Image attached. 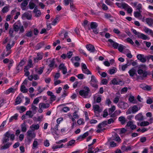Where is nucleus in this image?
<instances>
[{"mask_svg":"<svg viewBox=\"0 0 153 153\" xmlns=\"http://www.w3.org/2000/svg\"><path fill=\"white\" fill-rule=\"evenodd\" d=\"M14 137L15 135L13 134H10L8 131L4 135L3 137L2 140V143L4 144L8 142L10 138L12 140H14Z\"/></svg>","mask_w":153,"mask_h":153,"instance_id":"1","label":"nucleus"},{"mask_svg":"<svg viewBox=\"0 0 153 153\" xmlns=\"http://www.w3.org/2000/svg\"><path fill=\"white\" fill-rule=\"evenodd\" d=\"M84 89L81 90L79 91V94L82 96L86 98L88 95L90 91V90L89 87L85 86L84 87Z\"/></svg>","mask_w":153,"mask_h":153,"instance_id":"2","label":"nucleus"},{"mask_svg":"<svg viewBox=\"0 0 153 153\" xmlns=\"http://www.w3.org/2000/svg\"><path fill=\"white\" fill-rule=\"evenodd\" d=\"M137 73L140 75L143 74V75L138 76H137L138 79H143V78L146 77L148 75V73L146 71H143L142 69L138 68L137 71Z\"/></svg>","mask_w":153,"mask_h":153,"instance_id":"3","label":"nucleus"},{"mask_svg":"<svg viewBox=\"0 0 153 153\" xmlns=\"http://www.w3.org/2000/svg\"><path fill=\"white\" fill-rule=\"evenodd\" d=\"M97 82L98 81L95 76L94 75L91 76V80L89 82L91 86L96 89H97L98 88V85L97 84Z\"/></svg>","mask_w":153,"mask_h":153,"instance_id":"4","label":"nucleus"},{"mask_svg":"<svg viewBox=\"0 0 153 153\" xmlns=\"http://www.w3.org/2000/svg\"><path fill=\"white\" fill-rule=\"evenodd\" d=\"M117 106L119 108L123 109H125L128 107V105L127 103L121 101L119 102L117 104Z\"/></svg>","mask_w":153,"mask_h":153,"instance_id":"5","label":"nucleus"},{"mask_svg":"<svg viewBox=\"0 0 153 153\" xmlns=\"http://www.w3.org/2000/svg\"><path fill=\"white\" fill-rule=\"evenodd\" d=\"M112 83L114 85H122L124 84V82L123 81L120 80H117L116 78H114L111 81Z\"/></svg>","mask_w":153,"mask_h":153,"instance_id":"6","label":"nucleus"},{"mask_svg":"<svg viewBox=\"0 0 153 153\" xmlns=\"http://www.w3.org/2000/svg\"><path fill=\"white\" fill-rule=\"evenodd\" d=\"M146 56L144 57V56L143 54H139L137 55V57L138 60L144 63L146 62V58H147Z\"/></svg>","mask_w":153,"mask_h":153,"instance_id":"7","label":"nucleus"},{"mask_svg":"<svg viewBox=\"0 0 153 153\" xmlns=\"http://www.w3.org/2000/svg\"><path fill=\"white\" fill-rule=\"evenodd\" d=\"M86 48L91 53H94L96 51L94 46L91 44L86 45Z\"/></svg>","mask_w":153,"mask_h":153,"instance_id":"8","label":"nucleus"},{"mask_svg":"<svg viewBox=\"0 0 153 153\" xmlns=\"http://www.w3.org/2000/svg\"><path fill=\"white\" fill-rule=\"evenodd\" d=\"M137 37L138 38L144 40H149V38L146 35L140 33Z\"/></svg>","mask_w":153,"mask_h":153,"instance_id":"9","label":"nucleus"},{"mask_svg":"<svg viewBox=\"0 0 153 153\" xmlns=\"http://www.w3.org/2000/svg\"><path fill=\"white\" fill-rule=\"evenodd\" d=\"M108 41L111 44H112V46L114 48L117 49L119 45L118 43L114 42L111 39H108Z\"/></svg>","mask_w":153,"mask_h":153,"instance_id":"10","label":"nucleus"},{"mask_svg":"<svg viewBox=\"0 0 153 153\" xmlns=\"http://www.w3.org/2000/svg\"><path fill=\"white\" fill-rule=\"evenodd\" d=\"M89 133L88 131L84 133L83 135H80L78 137L77 140L81 141L85 138L87 136H88Z\"/></svg>","mask_w":153,"mask_h":153,"instance_id":"11","label":"nucleus"},{"mask_svg":"<svg viewBox=\"0 0 153 153\" xmlns=\"http://www.w3.org/2000/svg\"><path fill=\"white\" fill-rule=\"evenodd\" d=\"M30 0H24L23 1L21 4V7L22 10H25V7H26L28 4V2Z\"/></svg>","mask_w":153,"mask_h":153,"instance_id":"12","label":"nucleus"},{"mask_svg":"<svg viewBox=\"0 0 153 153\" xmlns=\"http://www.w3.org/2000/svg\"><path fill=\"white\" fill-rule=\"evenodd\" d=\"M135 119L136 120L141 121L144 119L143 116L141 113H139L135 116Z\"/></svg>","mask_w":153,"mask_h":153,"instance_id":"13","label":"nucleus"},{"mask_svg":"<svg viewBox=\"0 0 153 153\" xmlns=\"http://www.w3.org/2000/svg\"><path fill=\"white\" fill-rule=\"evenodd\" d=\"M128 72L129 74V75L131 77H133L135 75H137L136 71L134 68H133L130 70Z\"/></svg>","mask_w":153,"mask_h":153,"instance_id":"14","label":"nucleus"},{"mask_svg":"<svg viewBox=\"0 0 153 153\" xmlns=\"http://www.w3.org/2000/svg\"><path fill=\"white\" fill-rule=\"evenodd\" d=\"M22 95V94L21 93L19 94V95L16 98L15 105L19 104L21 103L22 102V100L20 97V96H21Z\"/></svg>","mask_w":153,"mask_h":153,"instance_id":"15","label":"nucleus"},{"mask_svg":"<svg viewBox=\"0 0 153 153\" xmlns=\"http://www.w3.org/2000/svg\"><path fill=\"white\" fill-rule=\"evenodd\" d=\"M98 26V24L96 22H92L91 23L90 28H88V30H90L91 29H92L97 28Z\"/></svg>","mask_w":153,"mask_h":153,"instance_id":"16","label":"nucleus"},{"mask_svg":"<svg viewBox=\"0 0 153 153\" xmlns=\"http://www.w3.org/2000/svg\"><path fill=\"white\" fill-rule=\"evenodd\" d=\"M146 22L150 26H152L153 25V19L151 18H147L146 19Z\"/></svg>","mask_w":153,"mask_h":153,"instance_id":"17","label":"nucleus"},{"mask_svg":"<svg viewBox=\"0 0 153 153\" xmlns=\"http://www.w3.org/2000/svg\"><path fill=\"white\" fill-rule=\"evenodd\" d=\"M32 130H28L27 132V136L29 137H31L32 138L35 137L36 134L34 133H33Z\"/></svg>","mask_w":153,"mask_h":153,"instance_id":"18","label":"nucleus"},{"mask_svg":"<svg viewBox=\"0 0 153 153\" xmlns=\"http://www.w3.org/2000/svg\"><path fill=\"white\" fill-rule=\"evenodd\" d=\"M50 105L49 103H47L46 104L44 103H40L39 105V107L42 108H47L49 107Z\"/></svg>","mask_w":153,"mask_h":153,"instance_id":"19","label":"nucleus"},{"mask_svg":"<svg viewBox=\"0 0 153 153\" xmlns=\"http://www.w3.org/2000/svg\"><path fill=\"white\" fill-rule=\"evenodd\" d=\"M118 120L122 125L124 124L126 121L125 117L124 116H121L118 118Z\"/></svg>","mask_w":153,"mask_h":153,"instance_id":"20","label":"nucleus"},{"mask_svg":"<svg viewBox=\"0 0 153 153\" xmlns=\"http://www.w3.org/2000/svg\"><path fill=\"white\" fill-rule=\"evenodd\" d=\"M12 144V143L7 142L4 145L1 146V150H5L8 148Z\"/></svg>","mask_w":153,"mask_h":153,"instance_id":"21","label":"nucleus"},{"mask_svg":"<svg viewBox=\"0 0 153 153\" xmlns=\"http://www.w3.org/2000/svg\"><path fill=\"white\" fill-rule=\"evenodd\" d=\"M93 108L95 113L100 112L101 111V110L100 109L99 105H96L93 106Z\"/></svg>","mask_w":153,"mask_h":153,"instance_id":"22","label":"nucleus"},{"mask_svg":"<svg viewBox=\"0 0 153 153\" xmlns=\"http://www.w3.org/2000/svg\"><path fill=\"white\" fill-rule=\"evenodd\" d=\"M140 109V107H138L137 105H134L132 108V112L133 113H135Z\"/></svg>","mask_w":153,"mask_h":153,"instance_id":"23","label":"nucleus"},{"mask_svg":"<svg viewBox=\"0 0 153 153\" xmlns=\"http://www.w3.org/2000/svg\"><path fill=\"white\" fill-rule=\"evenodd\" d=\"M45 44L44 42H42L38 43L35 46V49L36 50H39L41 48L44 46Z\"/></svg>","mask_w":153,"mask_h":153,"instance_id":"24","label":"nucleus"},{"mask_svg":"<svg viewBox=\"0 0 153 153\" xmlns=\"http://www.w3.org/2000/svg\"><path fill=\"white\" fill-rule=\"evenodd\" d=\"M43 57L42 55L40 53H38L36 57L34 58V60L35 62H37L38 60L41 59Z\"/></svg>","mask_w":153,"mask_h":153,"instance_id":"25","label":"nucleus"},{"mask_svg":"<svg viewBox=\"0 0 153 153\" xmlns=\"http://www.w3.org/2000/svg\"><path fill=\"white\" fill-rule=\"evenodd\" d=\"M39 127V125L38 124L36 125L33 124L30 126V128L31 129L32 131H34L35 130L38 129Z\"/></svg>","mask_w":153,"mask_h":153,"instance_id":"26","label":"nucleus"},{"mask_svg":"<svg viewBox=\"0 0 153 153\" xmlns=\"http://www.w3.org/2000/svg\"><path fill=\"white\" fill-rule=\"evenodd\" d=\"M18 114H16L13 116H12L9 119V122H12L14 120H16L17 119V117Z\"/></svg>","mask_w":153,"mask_h":153,"instance_id":"27","label":"nucleus"},{"mask_svg":"<svg viewBox=\"0 0 153 153\" xmlns=\"http://www.w3.org/2000/svg\"><path fill=\"white\" fill-rule=\"evenodd\" d=\"M20 90L23 93H26L27 92L28 90L26 88L24 85H22L21 86Z\"/></svg>","mask_w":153,"mask_h":153,"instance_id":"28","label":"nucleus"},{"mask_svg":"<svg viewBox=\"0 0 153 153\" xmlns=\"http://www.w3.org/2000/svg\"><path fill=\"white\" fill-rule=\"evenodd\" d=\"M22 131V132H25L27 131V128L25 124V123L24 122L21 125Z\"/></svg>","mask_w":153,"mask_h":153,"instance_id":"29","label":"nucleus"},{"mask_svg":"<svg viewBox=\"0 0 153 153\" xmlns=\"http://www.w3.org/2000/svg\"><path fill=\"white\" fill-rule=\"evenodd\" d=\"M55 64V61L54 59L51 60L50 59V63L49 64L48 66L50 68H52L53 67Z\"/></svg>","mask_w":153,"mask_h":153,"instance_id":"30","label":"nucleus"},{"mask_svg":"<svg viewBox=\"0 0 153 153\" xmlns=\"http://www.w3.org/2000/svg\"><path fill=\"white\" fill-rule=\"evenodd\" d=\"M15 90L12 88H10L6 91L5 93L7 94H9L10 93H14Z\"/></svg>","mask_w":153,"mask_h":153,"instance_id":"31","label":"nucleus"},{"mask_svg":"<svg viewBox=\"0 0 153 153\" xmlns=\"http://www.w3.org/2000/svg\"><path fill=\"white\" fill-rule=\"evenodd\" d=\"M125 46L121 44H120L118 47V49L120 52L122 53L125 49Z\"/></svg>","mask_w":153,"mask_h":153,"instance_id":"32","label":"nucleus"},{"mask_svg":"<svg viewBox=\"0 0 153 153\" xmlns=\"http://www.w3.org/2000/svg\"><path fill=\"white\" fill-rule=\"evenodd\" d=\"M14 31L16 32H17L19 31V26L15 23L13 25Z\"/></svg>","mask_w":153,"mask_h":153,"instance_id":"33","label":"nucleus"},{"mask_svg":"<svg viewBox=\"0 0 153 153\" xmlns=\"http://www.w3.org/2000/svg\"><path fill=\"white\" fill-rule=\"evenodd\" d=\"M9 6H6L3 8L1 11L4 13H6L9 11Z\"/></svg>","mask_w":153,"mask_h":153,"instance_id":"34","label":"nucleus"},{"mask_svg":"<svg viewBox=\"0 0 153 153\" xmlns=\"http://www.w3.org/2000/svg\"><path fill=\"white\" fill-rule=\"evenodd\" d=\"M115 110V107L114 105L112 106L111 108H109L108 110L109 114H111Z\"/></svg>","mask_w":153,"mask_h":153,"instance_id":"35","label":"nucleus"},{"mask_svg":"<svg viewBox=\"0 0 153 153\" xmlns=\"http://www.w3.org/2000/svg\"><path fill=\"white\" fill-rule=\"evenodd\" d=\"M25 115L29 116V118H31L33 116L32 112L31 111H26Z\"/></svg>","mask_w":153,"mask_h":153,"instance_id":"36","label":"nucleus"},{"mask_svg":"<svg viewBox=\"0 0 153 153\" xmlns=\"http://www.w3.org/2000/svg\"><path fill=\"white\" fill-rule=\"evenodd\" d=\"M14 31V30L13 29L11 28L9 30V33L10 37H13L14 36V35L13 34Z\"/></svg>","mask_w":153,"mask_h":153,"instance_id":"37","label":"nucleus"},{"mask_svg":"<svg viewBox=\"0 0 153 153\" xmlns=\"http://www.w3.org/2000/svg\"><path fill=\"white\" fill-rule=\"evenodd\" d=\"M36 140V139L33 141V149H34L35 148H37V146L38 145V142Z\"/></svg>","mask_w":153,"mask_h":153,"instance_id":"38","label":"nucleus"},{"mask_svg":"<svg viewBox=\"0 0 153 153\" xmlns=\"http://www.w3.org/2000/svg\"><path fill=\"white\" fill-rule=\"evenodd\" d=\"M144 31L146 33L149 34H150V33L152 32V30L146 27H144Z\"/></svg>","mask_w":153,"mask_h":153,"instance_id":"39","label":"nucleus"},{"mask_svg":"<svg viewBox=\"0 0 153 153\" xmlns=\"http://www.w3.org/2000/svg\"><path fill=\"white\" fill-rule=\"evenodd\" d=\"M149 123L147 121H144L140 123V126H148L149 125Z\"/></svg>","mask_w":153,"mask_h":153,"instance_id":"40","label":"nucleus"},{"mask_svg":"<svg viewBox=\"0 0 153 153\" xmlns=\"http://www.w3.org/2000/svg\"><path fill=\"white\" fill-rule=\"evenodd\" d=\"M33 35V32L32 31H28L25 34V36L27 37H30Z\"/></svg>","mask_w":153,"mask_h":153,"instance_id":"41","label":"nucleus"},{"mask_svg":"<svg viewBox=\"0 0 153 153\" xmlns=\"http://www.w3.org/2000/svg\"><path fill=\"white\" fill-rule=\"evenodd\" d=\"M29 7L30 9H33L36 6L35 4L33 2H30L29 3Z\"/></svg>","mask_w":153,"mask_h":153,"instance_id":"42","label":"nucleus"},{"mask_svg":"<svg viewBox=\"0 0 153 153\" xmlns=\"http://www.w3.org/2000/svg\"><path fill=\"white\" fill-rule=\"evenodd\" d=\"M59 18L58 17H56V18L54 19L53 21L51 23V24L53 25H55L56 23L59 21Z\"/></svg>","mask_w":153,"mask_h":153,"instance_id":"43","label":"nucleus"},{"mask_svg":"<svg viewBox=\"0 0 153 153\" xmlns=\"http://www.w3.org/2000/svg\"><path fill=\"white\" fill-rule=\"evenodd\" d=\"M147 67L145 65H140L138 66V68L142 69L143 70H146Z\"/></svg>","mask_w":153,"mask_h":153,"instance_id":"44","label":"nucleus"},{"mask_svg":"<svg viewBox=\"0 0 153 153\" xmlns=\"http://www.w3.org/2000/svg\"><path fill=\"white\" fill-rule=\"evenodd\" d=\"M82 71L83 73L85 74H91V72L87 68L86 69H84L82 70Z\"/></svg>","mask_w":153,"mask_h":153,"instance_id":"45","label":"nucleus"},{"mask_svg":"<svg viewBox=\"0 0 153 153\" xmlns=\"http://www.w3.org/2000/svg\"><path fill=\"white\" fill-rule=\"evenodd\" d=\"M33 13H35V16L38 17L39 16L41 15V12L39 10L36 11V12H34Z\"/></svg>","mask_w":153,"mask_h":153,"instance_id":"46","label":"nucleus"},{"mask_svg":"<svg viewBox=\"0 0 153 153\" xmlns=\"http://www.w3.org/2000/svg\"><path fill=\"white\" fill-rule=\"evenodd\" d=\"M25 61L24 59H22L19 63L18 65L20 66V68H21L22 66L25 65Z\"/></svg>","mask_w":153,"mask_h":153,"instance_id":"47","label":"nucleus"},{"mask_svg":"<svg viewBox=\"0 0 153 153\" xmlns=\"http://www.w3.org/2000/svg\"><path fill=\"white\" fill-rule=\"evenodd\" d=\"M130 65V63H127L126 64L122 66V69L123 71L125 70V69L127 68V67Z\"/></svg>","mask_w":153,"mask_h":153,"instance_id":"48","label":"nucleus"},{"mask_svg":"<svg viewBox=\"0 0 153 153\" xmlns=\"http://www.w3.org/2000/svg\"><path fill=\"white\" fill-rule=\"evenodd\" d=\"M51 133L53 135H54V134H56L57 135L58 134L56 131L53 128L51 127Z\"/></svg>","mask_w":153,"mask_h":153,"instance_id":"49","label":"nucleus"},{"mask_svg":"<svg viewBox=\"0 0 153 153\" xmlns=\"http://www.w3.org/2000/svg\"><path fill=\"white\" fill-rule=\"evenodd\" d=\"M152 89V88L151 86H149L146 85L145 86L144 90H147V91H150Z\"/></svg>","mask_w":153,"mask_h":153,"instance_id":"50","label":"nucleus"},{"mask_svg":"<svg viewBox=\"0 0 153 153\" xmlns=\"http://www.w3.org/2000/svg\"><path fill=\"white\" fill-rule=\"evenodd\" d=\"M121 5L124 9L127 8L129 7V6L125 3H122L121 4Z\"/></svg>","mask_w":153,"mask_h":153,"instance_id":"51","label":"nucleus"},{"mask_svg":"<svg viewBox=\"0 0 153 153\" xmlns=\"http://www.w3.org/2000/svg\"><path fill=\"white\" fill-rule=\"evenodd\" d=\"M110 146L111 147H114L117 146V143L114 141H111L110 142Z\"/></svg>","mask_w":153,"mask_h":153,"instance_id":"52","label":"nucleus"},{"mask_svg":"<svg viewBox=\"0 0 153 153\" xmlns=\"http://www.w3.org/2000/svg\"><path fill=\"white\" fill-rule=\"evenodd\" d=\"M73 55V52L72 51H69L67 53V57L68 59H70L72 56Z\"/></svg>","mask_w":153,"mask_h":153,"instance_id":"53","label":"nucleus"},{"mask_svg":"<svg viewBox=\"0 0 153 153\" xmlns=\"http://www.w3.org/2000/svg\"><path fill=\"white\" fill-rule=\"evenodd\" d=\"M114 136L115 137H116V140H115L116 141L118 142H119L120 140V137L118 136V135L116 133H114Z\"/></svg>","mask_w":153,"mask_h":153,"instance_id":"54","label":"nucleus"},{"mask_svg":"<svg viewBox=\"0 0 153 153\" xmlns=\"http://www.w3.org/2000/svg\"><path fill=\"white\" fill-rule=\"evenodd\" d=\"M44 69V67H40L39 68V70L38 71V73L39 74H41L42 73Z\"/></svg>","mask_w":153,"mask_h":153,"instance_id":"55","label":"nucleus"},{"mask_svg":"<svg viewBox=\"0 0 153 153\" xmlns=\"http://www.w3.org/2000/svg\"><path fill=\"white\" fill-rule=\"evenodd\" d=\"M73 117L75 119H78L79 117L77 114V111H75L73 114Z\"/></svg>","mask_w":153,"mask_h":153,"instance_id":"56","label":"nucleus"},{"mask_svg":"<svg viewBox=\"0 0 153 153\" xmlns=\"http://www.w3.org/2000/svg\"><path fill=\"white\" fill-rule=\"evenodd\" d=\"M19 33H23L25 31L24 27L22 25H19Z\"/></svg>","mask_w":153,"mask_h":153,"instance_id":"57","label":"nucleus"},{"mask_svg":"<svg viewBox=\"0 0 153 153\" xmlns=\"http://www.w3.org/2000/svg\"><path fill=\"white\" fill-rule=\"evenodd\" d=\"M141 11H139V12H134V16L135 17H138L140 16L141 14H140Z\"/></svg>","mask_w":153,"mask_h":153,"instance_id":"58","label":"nucleus"},{"mask_svg":"<svg viewBox=\"0 0 153 153\" xmlns=\"http://www.w3.org/2000/svg\"><path fill=\"white\" fill-rule=\"evenodd\" d=\"M126 40L129 43L133 45L134 44V42L130 38H128L126 39Z\"/></svg>","mask_w":153,"mask_h":153,"instance_id":"59","label":"nucleus"},{"mask_svg":"<svg viewBox=\"0 0 153 153\" xmlns=\"http://www.w3.org/2000/svg\"><path fill=\"white\" fill-rule=\"evenodd\" d=\"M76 76L79 79H82L84 78V75L83 74H81L77 75Z\"/></svg>","mask_w":153,"mask_h":153,"instance_id":"60","label":"nucleus"},{"mask_svg":"<svg viewBox=\"0 0 153 153\" xmlns=\"http://www.w3.org/2000/svg\"><path fill=\"white\" fill-rule=\"evenodd\" d=\"M60 76V73H56L54 76V81L57 80Z\"/></svg>","mask_w":153,"mask_h":153,"instance_id":"61","label":"nucleus"},{"mask_svg":"<svg viewBox=\"0 0 153 153\" xmlns=\"http://www.w3.org/2000/svg\"><path fill=\"white\" fill-rule=\"evenodd\" d=\"M39 97H37L34 100L33 104H37L39 102Z\"/></svg>","mask_w":153,"mask_h":153,"instance_id":"62","label":"nucleus"},{"mask_svg":"<svg viewBox=\"0 0 153 153\" xmlns=\"http://www.w3.org/2000/svg\"><path fill=\"white\" fill-rule=\"evenodd\" d=\"M44 145L46 147H48L50 145V143H49V141L48 140H46L45 141L44 143Z\"/></svg>","mask_w":153,"mask_h":153,"instance_id":"63","label":"nucleus"},{"mask_svg":"<svg viewBox=\"0 0 153 153\" xmlns=\"http://www.w3.org/2000/svg\"><path fill=\"white\" fill-rule=\"evenodd\" d=\"M62 110L64 112H66L70 110V108L68 107H65L63 108Z\"/></svg>","mask_w":153,"mask_h":153,"instance_id":"64","label":"nucleus"}]
</instances>
